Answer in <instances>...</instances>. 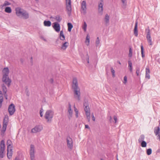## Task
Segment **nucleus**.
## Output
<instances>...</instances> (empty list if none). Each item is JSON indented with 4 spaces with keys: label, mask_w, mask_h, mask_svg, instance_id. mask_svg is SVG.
Masks as SVG:
<instances>
[{
    "label": "nucleus",
    "mask_w": 160,
    "mask_h": 160,
    "mask_svg": "<svg viewBox=\"0 0 160 160\" xmlns=\"http://www.w3.org/2000/svg\"><path fill=\"white\" fill-rule=\"evenodd\" d=\"M72 88L73 90L74 98L79 101L80 100V90L78 87V80L76 78H73Z\"/></svg>",
    "instance_id": "nucleus-1"
},
{
    "label": "nucleus",
    "mask_w": 160,
    "mask_h": 160,
    "mask_svg": "<svg viewBox=\"0 0 160 160\" xmlns=\"http://www.w3.org/2000/svg\"><path fill=\"white\" fill-rule=\"evenodd\" d=\"M54 112L52 110H47L45 114L44 118L48 122H51L54 116Z\"/></svg>",
    "instance_id": "nucleus-2"
},
{
    "label": "nucleus",
    "mask_w": 160,
    "mask_h": 160,
    "mask_svg": "<svg viewBox=\"0 0 160 160\" xmlns=\"http://www.w3.org/2000/svg\"><path fill=\"white\" fill-rule=\"evenodd\" d=\"M0 158H2L4 156V151L5 150V144L4 140H2L0 142Z\"/></svg>",
    "instance_id": "nucleus-3"
},
{
    "label": "nucleus",
    "mask_w": 160,
    "mask_h": 160,
    "mask_svg": "<svg viewBox=\"0 0 160 160\" xmlns=\"http://www.w3.org/2000/svg\"><path fill=\"white\" fill-rule=\"evenodd\" d=\"M145 32L146 33V38L148 42L149 45H152V42L151 38L150 35V31L148 27L147 28L145 29Z\"/></svg>",
    "instance_id": "nucleus-4"
},
{
    "label": "nucleus",
    "mask_w": 160,
    "mask_h": 160,
    "mask_svg": "<svg viewBox=\"0 0 160 160\" xmlns=\"http://www.w3.org/2000/svg\"><path fill=\"white\" fill-rule=\"evenodd\" d=\"M2 81L3 82L7 85L8 87L9 86L11 82V79L9 78L8 75H3Z\"/></svg>",
    "instance_id": "nucleus-5"
},
{
    "label": "nucleus",
    "mask_w": 160,
    "mask_h": 160,
    "mask_svg": "<svg viewBox=\"0 0 160 160\" xmlns=\"http://www.w3.org/2000/svg\"><path fill=\"white\" fill-rule=\"evenodd\" d=\"M81 12L84 14H85L86 13V3L85 1H83L82 2L81 4Z\"/></svg>",
    "instance_id": "nucleus-6"
},
{
    "label": "nucleus",
    "mask_w": 160,
    "mask_h": 160,
    "mask_svg": "<svg viewBox=\"0 0 160 160\" xmlns=\"http://www.w3.org/2000/svg\"><path fill=\"white\" fill-rule=\"evenodd\" d=\"M15 106L13 104H11L8 108V112L11 115H13L15 111Z\"/></svg>",
    "instance_id": "nucleus-7"
},
{
    "label": "nucleus",
    "mask_w": 160,
    "mask_h": 160,
    "mask_svg": "<svg viewBox=\"0 0 160 160\" xmlns=\"http://www.w3.org/2000/svg\"><path fill=\"white\" fill-rule=\"evenodd\" d=\"M25 10L21 8H16V15L19 17H21Z\"/></svg>",
    "instance_id": "nucleus-8"
},
{
    "label": "nucleus",
    "mask_w": 160,
    "mask_h": 160,
    "mask_svg": "<svg viewBox=\"0 0 160 160\" xmlns=\"http://www.w3.org/2000/svg\"><path fill=\"white\" fill-rule=\"evenodd\" d=\"M52 26L56 32H59L60 31V26L58 22H55L53 23Z\"/></svg>",
    "instance_id": "nucleus-9"
},
{
    "label": "nucleus",
    "mask_w": 160,
    "mask_h": 160,
    "mask_svg": "<svg viewBox=\"0 0 160 160\" xmlns=\"http://www.w3.org/2000/svg\"><path fill=\"white\" fill-rule=\"evenodd\" d=\"M67 146L70 149H72L73 147L72 141V139L70 137H68L67 138Z\"/></svg>",
    "instance_id": "nucleus-10"
},
{
    "label": "nucleus",
    "mask_w": 160,
    "mask_h": 160,
    "mask_svg": "<svg viewBox=\"0 0 160 160\" xmlns=\"http://www.w3.org/2000/svg\"><path fill=\"white\" fill-rule=\"evenodd\" d=\"M42 129V127L40 126H36L31 130V132L33 133H36L40 132Z\"/></svg>",
    "instance_id": "nucleus-11"
},
{
    "label": "nucleus",
    "mask_w": 160,
    "mask_h": 160,
    "mask_svg": "<svg viewBox=\"0 0 160 160\" xmlns=\"http://www.w3.org/2000/svg\"><path fill=\"white\" fill-rule=\"evenodd\" d=\"M68 112L69 114L68 117L69 119L72 117V111L71 109V105L70 102L68 103Z\"/></svg>",
    "instance_id": "nucleus-12"
},
{
    "label": "nucleus",
    "mask_w": 160,
    "mask_h": 160,
    "mask_svg": "<svg viewBox=\"0 0 160 160\" xmlns=\"http://www.w3.org/2000/svg\"><path fill=\"white\" fill-rule=\"evenodd\" d=\"M52 18L54 19L57 21V22H58V23L60 22L62 20V18L59 15H57L55 16L54 17L51 16L50 17V18Z\"/></svg>",
    "instance_id": "nucleus-13"
},
{
    "label": "nucleus",
    "mask_w": 160,
    "mask_h": 160,
    "mask_svg": "<svg viewBox=\"0 0 160 160\" xmlns=\"http://www.w3.org/2000/svg\"><path fill=\"white\" fill-rule=\"evenodd\" d=\"M35 149L34 146L32 144L30 145V156L34 155Z\"/></svg>",
    "instance_id": "nucleus-14"
},
{
    "label": "nucleus",
    "mask_w": 160,
    "mask_h": 160,
    "mask_svg": "<svg viewBox=\"0 0 160 160\" xmlns=\"http://www.w3.org/2000/svg\"><path fill=\"white\" fill-rule=\"evenodd\" d=\"M21 17H23L24 19H26L29 18V14L28 13L27 11L25 10Z\"/></svg>",
    "instance_id": "nucleus-15"
},
{
    "label": "nucleus",
    "mask_w": 160,
    "mask_h": 160,
    "mask_svg": "<svg viewBox=\"0 0 160 160\" xmlns=\"http://www.w3.org/2000/svg\"><path fill=\"white\" fill-rule=\"evenodd\" d=\"M145 78L148 79H149L150 78V71L149 68L148 67H147L145 69Z\"/></svg>",
    "instance_id": "nucleus-16"
},
{
    "label": "nucleus",
    "mask_w": 160,
    "mask_h": 160,
    "mask_svg": "<svg viewBox=\"0 0 160 160\" xmlns=\"http://www.w3.org/2000/svg\"><path fill=\"white\" fill-rule=\"evenodd\" d=\"M69 43L66 42L62 43L61 47V49L63 50H65L69 45Z\"/></svg>",
    "instance_id": "nucleus-17"
},
{
    "label": "nucleus",
    "mask_w": 160,
    "mask_h": 160,
    "mask_svg": "<svg viewBox=\"0 0 160 160\" xmlns=\"http://www.w3.org/2000/svg\"><path fill=\"white\" fill-rule=\"evenodd\" d=\"M102 2H101L98 5V12L101 14H102L103 10V4Z\"/></svg>",
    "instance_id": "nucleus-18"
},
{
    "label": "nucleus",
    "mask_w": 160,
    "mask_h": 160,
    "mask_svg": "<svg viewBox=\"0 0 160 160\" xmlns=\"http://www.w3.org/2000/svg\"><path fill=\"white\" fill-rule=\"evenodd\" d=\"M12 150L11 148H10L9 149H7V156L8 158L10 159L12 155Z\"/></svg>",
    "instance_id": "nucleus-19"
},
{
    "label": "nucleus",
    "mask_w": 160,
    "mask_h": 160,
    "mask_svg": "<svg viewBox=\"0 0 160 160\" xmlns=\"http://www.w3.org/2000/svg\"><path fill=\"white\" fill-rule=\"evenodd\" d=\"M138 22H136L134 28V34L136 37H137L138 35Z\"/></svg>",
    "instance_id": "nucleus-20"
},
{
    "label": "nucleus",
    "mask_w": 160,
    "mask_h": 160,
    "mask_svg": "<svg viewBox=\"0 0 160 160\" xmlns=\"http://www.w3.org/2000/svg\"><path fill=\"white\" fill-rule=\"evenodd\" d=\"M84 106L85 107L84 110L85 112L90 111L88 103L86 102H85L84 103Z\"/></svg>",
    "instance_id": "nucleus-21"
},
{
    "label": "nucleus",
    "mask_w": 160,
    "mask_h": 160,
    "mask_svg": "<svg viewBox=\"0 0 160 160\" xmlns=\"http://www.w3.org/2000/svg\"><path fill=\"white\" fill-rule=\"evenodd\" d=\"M9 72V69L8 68H5L3 70V75H8Z\"/></svg>",
    "instance_id": "nucleus-22"
},
{
    "label": "nucleus",
    "mask_w": 160,
    "mask_h": 160,
    "mask_svg": "<svg viewBox=\"0 0 160 160\" xmlns=\"http://www.w3.org/2000/svg\"><path fill=\"white\" fill-rule=\"evenodd\" d=\"M43 24L45 26L47 27H49L51 25V22L50 21H44Z\"/></svg>",
    "instance_id": "nucleus-23"
},
{
    "label": "nucleus",
    "mask_w": 160,
    "mask_h": 160,
    "mask_svg": "<svg viewBox=\"0 0 160 160\" xmlns=\"http://www.w3.org/2000/svg\"><path fill=\"white\" fill-rule=\"evenodd\" d=\"M59 37L60 40H65V36L63 33V32L62 31H61L60 32Z\"/></svg>",
    "instance_id": "nucleus-24"
},
{
    "label": "nucleus",
    "mask_w": 160,
    "mask_h": 160,
    "mask_svg": "<svg viewBox=\"0 0 160 160\" xmlns=\"http://www.w3.org/2000/svg\"><path fill=\"white\" fill-rule=\"evenodd\" d=\"M2 92L0 91V108L2 106V103L3 101Z\"/></svg>",
    "instance_id": "nucleus-25"
},
{
    "label": "nucleus",
    "mask_w": 160,
    "mask_h": 160,
    "mask_svg": "<svg viewBox=\"0 0 160 160\" xmlns=\"http://www.w3.org/2000/svg\"><path fill=\"white\" fill-rule=\"evenodd\" d=\"M66 8L67 10L68 13H70L71 11V4H66Z\"/></svg>",
    "instance_id": "nucleus-26"
},
{
    "label": "nucleus",
    "mask_w": 160,
    "mask_h": 160,
    "mask_svg": "<svg viewBox=\"0 0 160 160\" xmlns=\"http://www.w3.org/2000/svg\"><path fill=\"white\" fill-rule=\"evenodd\" d=\"M128 68L130 72H132V63L130 60L128 61Z\"/></svg>",
    "instance_id": "nucleus-27"
},
{
    "label": "nucleus",
    "mask_w": 160,
    "mask_h": 160,
    "mask_svg": "<svg viewBox=\"0 0 160 160\" xmlns=\"http://www.w3.org/2000/svg\"><path fill=\"white\" fill-rule=\"evenodd\" d=\"M144 138L145 136L144 135L142 134L141 135L138 140V142L141 143V142H142L143 141H144Z\"/></svg>",
    "instance_id": "nucleus-28"
},
{
    "label": "nucleus",
    "mask_w": 160,
    "mask_h": 160,
    "mask_svg": "<svg viewBox=\"0 0 160 160\" xmlns=\"http://www.w3.org/2000/svg\"><path fill=\"white\" fill-rule=\"evenodd\" d=\"M104 19L106 24L109 23V17L108 14H106Z\"/></svg>",
    "instance_id": "nucleus-29"
},
{
    "label": "nucleus",
    "mask_w": 160,
    "mask_h": 160,
    "mask_svg": "<svg viewBox=\"0 0 160 160\" xmlns=\"http://www.w3.org/2000/svg\"><path fill=\"white\" fill-rule=\"evenodd\" d=\"M12 142L10 140H8L7 141V144L8 145L7 149H9L11 148L12 146H11Z\"/></svg>",
    "instance_id": "nucleus-30"
},
{
    "label": "nucleus",
    "mask_w": 160,
    "mask_h": 160,
    "mask_svg": "<svg viewBox=\"0 0 160 160\" xmlns=\"http://www.w3.org/2000/svg\"><path fill=\"white\" fill-rule=\"evenodd\" d=\"M90 36L88 34L87 35L86 38L85 42L86 43L87 45L88 46L90 42Z\"/></svg>",
    "instance_id": "nucleus-31"
},
{
    "label": "nucleus",
    "mask_w": 160,
    "mask_h": 160,
    "mask_svg": "<svg viewBox=\"0 0 160 160\" xmlns=\"http://www.w3.org/2000/svg\"><path fill=\"white\" fill-rule=\"evenodd\" d=\"M68 31L69 32H71L72 30V29L73 28V26L72 24L70 22H69L68 23Z\"/></svg>",
    "instance_id": "nucleus-32"
},
{
    "label": "nucleus",
    "mask_w": 160,
    "mask_h": 160,
    "mask_svg": "<svg viewBox=\"0 0 160 160\" xmlns=\"http://www.w3.org/2000/svg\"><path fill=\"white\" fill-rule=\"evenodd\" d=\"M2 89L3 94H6L7 92V88L3 84L2 85Z\"/></svg>",
    "instance_id": "nucleus-33"
},
{
    "label": "nucleus",
    "mask_w": 160,
    "mask_h": 160,
    "mask_svg": "<svg viewBox=\"0 0 160 160\" xmlns=\"http://www.w3.org/2000/svg\"><path fill=\"white\" fill-rule=\"evenodd\" d=\"M160 128L159 127H158L157 128H155L154 129V132L156 135L158 134Z\"/></svg>",
    "instance_id": "nucleus-34"
},
{
    "label": "nucleus",
    "mask_w": 160,
    "mask_h": 160,
    "mask_svg": "<svg viewBox=\"0 0 160 160\" xmlns=\"http://www.w3.org/2000/svg\"><path fill=\"white\" fill-rule=\"evenodd\" d=\"M8 116H5L4 118L3 124H8Z\"/></svg>",
    "instance_id": "nucleus-35"
},
{
    "label": "nucleus",
    "mask_w": 160,
    "mask_h": 160,
    "mask_svg": "<svg viewBox=\"0 0 160 160\" xmlns=\"http://www.w3.org/2000/svg\"><path fill=\"white\" fill-rule=\"evenodd\" d=\"M5 11L6 12L10 13L12 12L11 8L10 7H7L5 8Z\"/></svg>",
    "instance_id": "nucleus-36"
},
{
    "label": "nucleus",
    "mask_w": 160,
    "mask_h": 160,
    "mask_svg": "<svg viewBox=\"0 0 160 160\" xmlns=\"http://www.w3.org/2000/svg\"><path fill=\"white\" fill-rule=\"evenodd\" d=\"M87 24L85 21L84 22V23L82 26V28L84 32H86L87 29Z\"/></svg>",
    "instance_id": "nucleus-37"
},
{
    "label": "nucleus",
    "mask_w": 160,
    "mask_h": 160,
    "mask_svg": "<svg viewBox=\"0 0 160 160\" xmlns=\"http://www.w3.org/2000/svg\"><path fill=\"white\" fill-rule=\"evenodd\" d=\"M100 42L99 37H97L96 42V47L99 46Z\"/></svg>",
    "instance_id": "nucleus-38"
},
{
    "label": "nucleus",
    "mask_w": 160,
    "mask_h": 160,
    "mask_svg": "<svg viewBox=\"0 0 160 160\" xmlns=\"http://www.w3.org/2000/svg\"><path fill=\"white\" fill-rule=\"evenodd\" d=\"M7 125L8 124H3V127L2 130V132H4L6 131Z\"/></svg>",
    "instance_id": "nucleus-39"
},
{
    "label": "nucleus",
    "mask_w": 160,
    "mask_h": 160,
    "mask_svg": "<svg viewBox=\"0 0 160 160\" xmlns=\"http://www.w3.org/2000/svg\"><path fill=\"white\" fill-rule=\"evenodd\" d=\"M136 73L137 76H138L140 75V68L139 67H137L136 68Z\"/></svg>",
    "instance_id": "nucleus-40"
},
{
    "label": "nucleus",
    "mask_w": 160,
    "mask_h": 160,
    "mask_svg": "<svg viewBox=\"0 0 160 160\" xmlns=\"http://www.w3.org/2000/svg\"><path fill=\"white\" fill-rule=\"evenodd\" d=\"M11 4L8 1H5L4 3L1 5L2 7H4L6 6L9 5Z\"/></svg>",
    "instance_id": "nucleus-41"
},
{
    "label": "nucleus",
    "mask_w": 160,
    "mask_h": 160,
    "mask_svg": "<svg viewBox=\"0 0 160 160\" xmlns=\"http://www.w3.org/2000/svg\"><path fill=\"white\" fill-rule=\"evenodd\" d=\"M152 150L151 148H149L147 150L146 153L148 155H149L152 153Z\"/></svg>",
    "instance_id": "nucleus-42"
},
{
    "label": "nucleus",
    "mask_w": 160,
    "mask_h": 160,
    "mask_svg": "<svg viewBox=\"0 0 160 160\" xmlns=\"http://www.w3.org/2000/svg\"><path fill=\"white\" fill-rule=\"evenodd\" d=\"M141 142V146L142 147H146L147 146V143L145 141H143Z\"/></svg>",
    "instance_id": "nucleus-43"
},
{
    "label": "nucleus",
    "mask_w": 160,
    "mask_h": 160,
    "mask_svg": "<svg viewBox=\"0 0 160 160\" xmlns=\"http://www.w3.org/2000/svg\"><path fill=\"white\" fill-rule=\"evenodd\" d=\"M132 50L131 48H130L129 49V53L128 54V56L129 57H131L132 56Z\"/></svg>",
    "instance_id": "nucleus-44"
},
{
    "label": "nucleus",
    "mask_w": 160,
    "mask_h": 160,
    "mask_svg": "<svg viewBox=\"0 0 160 160\" xmlns=\"http://www.w3.org/2000/svg\"><path fill=\"white\" fill-rule=\"evenodd\" d=\"M141 53L142 58H143L145 56L143 53V48L142 45L141 47Z\"/></svg>",
    "instance_id": "nucleus-45"
},
{
    "label": "nucleus",
    "mask_w": 160,
    "mask_h": 160,
    "mask_svg": "<svg viewBox=\"0 0 160 160\" xmlns=\"http://www.w3.org/2000/svg\"><path fill=\"white\" fill-rule=\"evenodd\" d=\"M111 71L112 73V76L113 77H115V71L113 69L112 67H110Z\"/></svg>",
    "instance_id": "nucleus-46"
},
{
    "label": "nucleus",
    "mask_w": 160,
    "mask_h": 160,
    "mask_svg": "<svg viewBox=\"0 0 160 160\" xmlns=\"http://www.w3.org/2000/svg\"><path fill=\"white\" fill-rule=\"evenodd\" d=\"M124 81L123 82L124 84H125L127 81V78L126 76H124Z\"/></svg>",
    "instance_id": "nucleus-47"
},
{
    "label": "nucleus",
    "mask_w": 160,
    "mask_h": 160,
    "mask_svg": "<svg viewBox=\"0 0 160 160\" xmlns=\"http://www.w3.org/2000/svg\"><path fill=\"white\" fill-rule=\"evenodd\" d=\"M110 67H112L110 65H107L106 67V70L107 72H108L109 70V68H110Z\"/></svg>",
    "instance_id": "nucleus-48"
},
{
    "label": "nucleus",
    "mask_w": 160,
    "mask_h": 160,
    "mask_svg": "<svg viewBox=\"0 0 160 160\" xmlns=\"http://www.w3.org/2000/svg\"><path fill=\"white\" fill-rule=\"evenodd\" d=\"M43 112V110L42 109H41L40 110V116L41 117H42L43 116V114H42Z\"/></svg>",
    "instance_id": "nucleus-49"
},
{
    "label": "nucleus",
    "mask_w": 160,
    "mask_h": 160,
    "mask_svg": "<svg viewBox=\"0 0 160 160\" xmlns=\"http://www.w3.org/2000/svg\"><path fill=\"white\" fill-rule=\"evenodd\" d=\"M66 4H71V0H66Z\"/></svg>",
    "instance_id": "nucleus-50"
},
{
    "label": "nucleus",
    "mask_w": 160,
    "mask_h": 160,
    "mask_svg": "<svg viewBox=\"0 0 160 160\" xmlns=\"http://www.w3.org/2000/svg\"><path fill=\"white\" fill-rule=\"evenodd\" d=\"M115 121V123H116L117 122V118L116 116H114L113 117Z\"/></svg>",
    "instance_id": "nucleus-51"
},
{
    "label": "nucleus",
    "mask_w": 160,
    "mask_h": 160,
    "mask_svg": "<svg viewBox=\"0 0 160 160\" xmlns=\"http://www.w3.org/2000/svg\"><path fill=\"white\" fill-rule=\"evenodd\" d=\"M85 113H86V116H90V111H88V112L87 111V112H85Z\"/></svg>",
    "instance_id": "nucleus-52"
},
{
    "label": "nucleus",
    "mask_w": 160,
    "mask_h": 160,
    "mask_svg": "<svg viewBox=\"0 0 160 160\" xmlns=\"http://www.w3.org/2000/svg\"><path fill=\"white\" fill-rule=\"evenodd\" d=\"M109 121L111 123L113 122L112 118L111 116H109Z\"/></svg>",
    "instance_id": "nucleus-53"
},
{
    "label": "nucleus",
    "mask_w": 160,
    "mask_h": 160,
    "mask_svg": "<svg viewBox=\"0 0 160 160\" xmlns=\"http://www.w3.org/2000/svg\"><path fill=\"white\" fill-rule=\"evenodd\" d=\"M30 156V158L31 160H35L34 158L35 156L34 155L32 156Z\"/></svg>",
    "instance_id": "nucleus-54"
},
{
    "label": "nucleus",
    "mask_w": 160,
    "mask_h": 160,
    "mask_svg": "<svg viewBox=\"0 0 160 160\" xmlns=\"http://www.w3.org/2000/svg\"><path fill=\"white\" fill-rule=\"evenodd\" d=\"M74 110L75 112H78V109L75 107L74 105Z\"/></svg>",
    "instance_id": "nucleus-55"
},
{
    "label": "nucleus",
    "mask_w": 160,
    "mask_h": 160,
    "mask_svg": "<svg viewBox=\"0 0 160 160\" xmlns=\"http://www.w3.org/2000/svg\"><path fill=\"white\" fill-rule=\"evenodd\" d=\"M87 117V119H88V122H89L90 121V116H86Z\"/></svg>",
    "instance_id": "nucleus-56"
},
{
    "label": "nucleus",
    "mask_w": 160,
    "mask_h": 160,
    "mask_svg": "<svg viewBox=\"0 0 160 160\" xmlns=\"http://www.w3.org/2000/svg\"><path fill=\"white\" fill-rule=\"evenodd\" d=\"M92 119L93 121H95V118L94 117L93 114H92Z\"/></svg>",
    "instance_id": "nucleus-57"
},
{
    "label": "nucleus",
    "mask_w": 160,
    "mask_h": 160,
    "mask_svg": "<svg viewBox=\"0 0 160 160\" xmlns=\"http://www.w3.org/2000/svg\"><path fill=\"white\" fill-rule=\"evenodd\" d=\"M123 4H126V0H121Z\"/></svg>",
    "instance_id": "nucleus-58"
},
{
    "label": "nucleus",
    "mask_w": 160,
    "mask_h": 160,
    "mask_svg": "<svg viewBox=\"0 0 160 160\" xmlns=\"http://www.w3.org/2000/svg\"><path fill=\"white\" fill-rule=\"evenodd\" d=\"M87 62L88 63H89V56L88 53H87Z\"/></svg>",
    "instance_id": "nucleus-59"
},
{
    "label": "nucleus",
    "mask_w": 160,
    "mask_h": 160,
    "mask_svg": "<svg viewBox=\"0 0 160 160\" xmlns=\"http://www.w3.org/2000/svg\"><path fill=\"white\" fill-rule=\"evenodd\" d=\"M85 128L90 129V128L88 125H85Z\"/></svg>",
    "instance_id": "nucleus-60"
},
{
    "label": "nucleus",
    "mask_w": 160,
    "mask_h": 160,
    "mask_svg": "<svg viewBox=\"0 0 160 160\" xmlns=\"http://www.w3.org/2000/svg\"><path fill=\"white\" fill-rule=\"evenodd\" d=\"M156 153H160V149L159 148L157 150Z\"/></svg>",
    "instance_id": "nucleus-61"
},
{
    "label": "nucleus",
    "mask_w": 160,
    "mask_h": 160,
    "mask_svg": "<svg viewBox=\"0 0 160 160\" xmlns=\"http://www.w3.org/2000/svg\"><path fill=\"white\" fill-rule=\"evenodd\" d=\"M4 96H5V98L6 99H7L8 95L7 94V93H6V94H4Z\"/></svg>",
    "instance_id": "nucleus-62"
},
{
    "label": "nucleus",
    "mask_w": 160,
    "mask_h": 160,
    "mask_svg": "<svg viewBox=\"0 0 160 160\" xmlns=\"http://www.w3.org/2000/svg\"><path fill=\"white\" fill-rule=\"evenodd\" d=\"M76 112V114H75V115H76V118H78V112Z\"/></svg>",
    "instance_id": "nucleus-63"
},
{
    "label": "nucleus",
    "mask_w": 160,
    "mask_h": 160,
    "mask_svg": "<svg viewBox=\"0 0 160 160\" xmlns=\"http://www.w3.org/2000/svg\"><path fill=\"white\" fill-rule=\"evenodd\" d=\"M50 82L51 83H52L53 82V79H52V78L50 80Z\"/></svg>",
    "instance_id": "nucleus-64"
}]
</instances>
